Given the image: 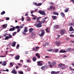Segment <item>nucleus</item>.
I'll list each match as a JSON object with an SVG mask.
<instances>
[{"instance_id":"nucleus-1","label":"nucleus","mask_w":74,"mask_h":74,"mask_svg":"<svg viewBox=\"0 0 74 74\" xmlns=\"http://www.w3.org/2000/svg\"><path fill=\"white\" fill-rule=\"evenodd\" d=\"M40 32H41V34L39 35L40 37L41 36H43L45 34V30L43 29H41L40 30Z\"/></svg>"},{"instance_id":"nucleus-2","label":"nucleus","mask_w":74,"mask_h":74,"mask_svg":"<svg viewBox=\"0 0 74 74\" xmlns=\"http://www.w3.org/2000/svg\"><path fill=\"white\" fill-rule=\"evenodd\" d=\"M37 65L39 66H41L44 64V62L42 61H38L37 62Z\"/></svg>"},{"instance_id":"nucleus-3","label":"nucleus","mask_w":74,"mask_h":74,"mask_svg":"<svg viewBox=\"0 0 74 74\" xmlns=\"http://www.w3.org/2000/svg\"><path fill=\"white\" fill-rule=\"evenodd\" d=\"M53 9V10H55V7H53V6L52 5H51L50 6V8H47V10L48 11H52V10Z\"/></svg>"},{"instance_id":"nucleus-4","label":"nucleus","mask_w":74,"mask_h":74,"mask_svg":"<svg viewBox=\"0 0 74 74\" xmlns=\"http://www.w3.org/2000/svg\"><path fill=\"white\" fill-rule=\"evenodd\" d=\"M38 23H37L35 25V26H36L38 28H40L41 27H42V25L40 23V22H38Z\"/></svg>"},{"instance_id":"nucleus-5","label":"nucleus","mask_w":74,"mask_h":74,"mask_svg":"<svg viewBox=\"0 0 74 74\" xmlns=\"http://www.w3.org/2000/svg\"><path fill=\"white\" fill-rule=\"evenodd\" d=\"M38 12L42 15H46V13H45V12L44 11H42L41 10L38 11Z\"/></svg>"},{"instance_id":"nucleus-6","label":"nucleus","mask_w":74,"mask_h":74,"mask_svg":"<svg viewBox=\"0 0 74 74\" xmlns=\"http://www.w3.org/2000/svg\"><path fill=\"white\" fill-rule=\"evenodd\" d=\"M60 33L61 35H63L64 34V33H66V30L64 29H62L60 31Z\"/></svg>"},{"instance_id":"nucleus-7","label":"nucleus","mask_w":74,"mask_h":74,"mask_svg":"<svg viewBox=\"0 0 74 74\" xmlns=\"http://www.w3.org/2000/svg\"><path fill=\"white\" fill-rule=\"evenodd\" d=\"M45 69H48V66H47V65H45L41 67V69L42 70H44Z\"/></svg>"},{"instance_id":"nucleus-8","label":"nucleus","mask_w":74,"mask_h":74,"mask_svg":"<svg viewBox=\"0 0 74 74\" xmlns=\"http://www.w3.org/2000/svg\"><path fill=\"white\" fill-rule=\"evenodd\" d=\"M36 56L37 57L38 59H40L41 58V56H40V54L39 53H36L35 54Z\"/></svg>"},{"instance_id":"nucleus-9","label":"nucleus","mask_w":74,"mask_h":74,"mask_svg":"<svg viewBox=\"0 0 74 74\" xmlns=\"http://www.w3.org/2000/svg\"><path fill=\"white\" fill-rule=\"evenodd\" d=\"M55 44H56L57 46H59L60 45V42H58L57 41L55 42L54 43Z\"/></svg>"},{"instance_id":"nucleus-10","label":"nucleus","mask_w":74,"mask_h":74,"mask_svg":"<svg viewBox=\"0 0 74 74\" xmlns=\"http://www.w3.org/2000/svg\"><path fill=\"white\" fill-rule=\"evenodd\" d=\"M15 27H13L12 28H11L10 29H9V31L10 32H11L12 31H14L15 30Z\"/></svg>"},{"instance_id":"nucleus-11","label":"nucleus","mask_w":74,"mask_h":74,"mask_svg":"<svg viewBox=\"0 0 74 74\" xmlns=\"http://www.w3.org/2000/svg\"><path fill=\"white\" fill-rule=\"evenodd\" d=\"M20 58V56L19 55H18L15 57V59L16 60H19V59Z\"/></svg>"},{"instance_id":"nucleus-12","label":"nucleus","mask_w":74,"mask_h":74,"mask_svg":"<svg viewBox=\"0 0 74 74\" xmlns=\"http://www.w3.org/2000/svg\"><path fill=\"white\" fill-rule=\"evenodd\" d=\"M12 73H13V74H17V72L15 70V69H14L11 72Z\"/></svg>"},{"instance_id":"nucleus-13","label":"nucleus","mask_w":74,"mask_h":74,"mask_svg":"<svg viewBox=\"0 0 74 74\" xmlns=\"http://www.w3.org/2000/svg\"><path fill=\"white\" fill-rule=\"evenodd\" d=\"M60 53H66V51L64 50H61L60 51Z\"/></svg>"},{"instance_id":"nucleus-14","label":"nucleus","mask_w":74,"mask_h":74,"mask_svg":"<svg viewBox=\"0 0 74 74\" xmlns=\"http://www.w3.org/2000/svg\"><path fill=\"white\" fill-rule=\"evenodd\" d=\"M74 29L73 28V27L71 26L69 28V31L70 32H72L73 31H74Z\"/></svg>"},{"instance_id":"nucleus-15","label":"nucleus","mask_w":74,"mask_h":74,"mask_svg":"<svg viewBox=\"0 0 74 74\" xmlns=\"http://www.w3.org/2000/svg\"><path fill=\"white\" fill-rule=\"evenodd\" d=\"M45 31L47 33H49L50 32V29L48 28L46 29Z\"/></svg>"},{"instance_id":"nucleus-16","label":"nucleus","mask_w":74,"mask_h":74,"mask_svg":"<svg viewBox=\"0 0 74 74\" xmlns=\"http://www.w3.org/2000/svg\"><path fill=\"white\" fill-rule=\"evenodd\" d=\"M62 66H65V64H58V67H62Z\"/></svg>"},{"instance_id":"nucleus-17","label":"nucleus","mask_w":74,"mask_h":74,"mask_svg":"<svg viewBox=\"0 0 74 74\" xmlns=\"http://www.w3.org/2000/svg\"><path fill=\"white\" fill-rule=\"evenodd\" d=\"M51 17L53 20H56V16H51Z\"/></svg>"},{"instance_id":"nucleus-18","label":"nucleus","mask_w":74,"mask_h":74,"mask_svg":"<svg viewBox=\"0 0 74 74\" xmlns=\"http://www.w3.org/2000/svg\"><path fill=\"white\" fill-rule=\"evenodd\" d=\"M41 17H39L38 18H37L36 19V22H40V21L38 20H40V18H41Z\"/></svg>"},{"instance_id":"nucleus-19","label":"nucleus","mask_w":74,"mask_h":74,"mask_svg":"<svg viewBox=\"0 0 74 74\" xmlns=\"http://www.w3.org/2000/svg\"><path fill=\"white\" fill-rule=\"evenodd\" d=\"M54 28H56L57 29H59L60 27L58 25H56L54 26Z\"/></svg>"},{"instance_id":"nucleus-20","label":"nucleus","mask_w":74,"mask_h":74,"mask_svg":"<svg viewBox=\"0 0 74 74\" xmlns=\"http://www.w3.org/2000/svg\"><path fill=\"white\" fill-rule=\"evenodd\" d=\"M33 30H34V29L33 28H30L29 29V32H30V33H32Z\"/></svg>"},{"instance_id":"nucleus-21","label":"nucleus","mask_w":74,"mask_h":74,"mask_svg":"<svg viewBox=\"0 0 74 74\" xmlns=\"http://www.w3.org/2000/svg\"><path fill=\"white\" fill-rule=\"evenodd\" d=\"M54 51L53 49H50L49 50H47V51H49V52H52Z\"/></svg>"},{"instance_id":"nucleus-22","label":"nucleus","mask_w":74,"mask_h":74,"mask_svg":"<svg viewBox=\"0 0 74 74\" xmlns=\"http://www.w3.org/2000/svg\"><path fill=\"white\" fill-rule=\"evenodd\" d=\"M15 45H16V43L14 41L13 44L11 45V46L12 47H14L15 46Z\"/></svg>"},{"instance_id":"nucleus-23","label":"nucleus","mask_w":74,"mask_h":74,"mask_svg":"<svg viewBox=\"0 0 74 74\" xmlns=\"http://www.w3.org/2000/svg\"><path fill=\"white\" fill-rule=\"evenodd\" d=\"M53 15H59V13L56 12H53Z\"/></svg>"},{"instance_id":"nucleus-24","label":"nucleus","mask_w":74,"mask_h":74,"mask_svg":"<svg viewBox=\"0 0 74 74\" xmlns=\"http://www.w3.org/2000/svg\"><path fill=\"white\" fill-rule=\"evenodd\" d=\"M42 5V3H40L37 4L36 5L37 7H40V6H41V5Z\"/></svg>"},{"instance_id":"nucleus-25","label":"nucleus","mask_w":74,"mask_h":74,"mask_svg":"<svg viewBox=\"0 0 74 74\" xmlns=\"http://www.w3.org/2000/svg\"><path fill=\"white\" fill-rule=\"evenodd\" d=\"M36 60H37V58L35 57H34L33 58V62H35Z\"/></svg>"},{"instance_id":"nucleus-26","label":"nucleus","mask_w":74,"mask_h":74,"mask_svg":"<svg viewBox=\"0 0 74 74\" xmlns=\"http://www.w3.org/2000/svg\"><path fill=\"white\" fill-rule=\"evenodd\" d=\"M2 65V66H6V61H4Z\"/></svg>"},{"instance_id":"nucleus-27","label":"nucleus","mask_w":74,"mask_h":74,"mask_svg":"<svg viewBox=\"0 0 74 74\" xmlns=\"http://www.w3.org/2000/svg\"><path fill=\"white\" fill-rule=\"evenodd\" d=\"M28 31L27 30V27H25V29H24V32H27Z\"/></svg>"},{"instance_id":"nucleus-28","label":"nucleus","mask_w":74,"mask_h":74,"mask_svg":"<svg viewBox=\"0 0 74 74\" xmlns=\"http://www.w3.org/2000/svg\"><path fill=\"white\" fill-rule=\"evenodd\" d=\"M5 14V11H3L1 13V15H4V14Z\"/></svg>"},{"instance_id":"nucleus-29","label":"nucleus","mask_w":74,"mask_h":74,"mask_svg":"<svg viewBox=\"0 0 74 74\" xmlns=\"http://www.w3.org/2000/svg\"><path fill=\"white\" fill-rule=\"evenodd\" d=\"M61 15L63 16V18H64V16H65V14L63 12L61 13Z\"/></svg>"},{"instance_id":"nucleus-30","label":"nucleus","mask_w":74,"mask_h":74,"mask_svg":"<svg viewBox=\"0 0 74 74\" xmlns=\"http://www.w3.org/2000/svg\"><path fill=\"white\" fill-rule=\"evenodd\" d=\"M56 62L53 61L52 62V65H53V66H55V64H56Z\"/></svg>"},{"instance_id":"nucleus-31","label":"nucleus","mask_w":74,"mask_h":74,"mask_svg":"<svg viewBox=\"0 0 74 74\" xmlns=\"http://www.w3.org/2000/svg\"><path fill=\"white\" fill-rule=\"evenodd\" d=\"M69 8H67V9L64 10V11L65 12H68L69 11Z\"/></svg>"},{"instance_id":"nucleus-32","label":"nucleus","mask_w":74,"mask_h":74,"mask_svg":"<svg viewBox=\"0 0 74 74\" xmlns=\"http://www.w3.org/2000/svg\"><path fill=\"white\" fill-rule=\"evenodd\" d=\"M5 38V40H8L9 39V38H8V36H6Z\"/></svg>"},{"instance_id":"nucleus-33","label":"nucleus","mask_w":74,"mask_h":74,"mask_svg":"<svg viewBox=\"0 0 74 74\" xmlns=\"http://www.w3.org/2000/svg\"><path fill=\"white\" fill-rule=\"evenodd\" d=\"M16 33H17V32H14L13 33L12 36H15V35H16Z\"/></svg>"},{"instance_id":"nucleus-34","label":"nucleus","mask_w":74,"mask_h":74,"mask_svg":"<svg viewBox=\"0 0 74 74\" xmlns=\"http://www.w3.org/2000/svg\"><path fill=\"white\" fill-rule=\"evenodd\" d=\"M20 29H22L23 27V26H24V24H22L21 25H20Z\"/></svg>"},{"instance_id":"nucleus-35","label":"nucleus","mask_w":74,"mask_h":74,"mask_svg":"<svg viewBox=\"0 0 74 74\" xmlns=\"http://www.w3.org/2000/svg\"><path fill=\"white\" fill-rule=\"evenodd\" d=\"M58 51H59L58 49H55V52L56 53H57V52H58Z\"/></svg>"},{"instance_id":"nucleus-36","label":"nucleus","mask_w":74,"mask_h":74,"mask_svg":"<svg viewBox=\"0 0 74 74\" xmlns=\"http://www.w3.org/2000/svg\"><path fill=\"white\" fill-rule=\"evenodd\" d=\"M71 50V48H68L66 49L67 51L69 52V51H70Z\"/></svg>"},{"instance_id":"nucleus-37","label":"nucleus","mask_w":74,"mask_h":74,"mask_svg":"<svg viewBox=\"0 0 74 74\" xmlns=\"http://www.w3.org/2000/svg\"><path fill=\"white\" fill-rule=\"evenodd\" d=\"M45 22V20H44L43 21H42L41 22L40 21V23L41 24H42V23H44V22Z\"/></svg>"},{"instance_id":"nucleus-38","label":"nucleus","mask_w":74,"mask_h":74,"mask_svg":"<svg viewBox=\"0 0 74 74\" xmlns=\"http://www.w3.org/2000/svg\"><path fill=\"white\" fill-rule=\"evenodd\" d=\"M12 35L10 34L8 36L9 39H10V38H12Z\"/></svg>"},{"instance_id":"nucleus-39","label":"nucleus","mask_w":74,"mask_h":74,"mask_svg":"<svg viewBox=\"0 0 74 74\" xmlns=\"http://www.w3.org/2000/svg\"><path fill=\"white\" fill-rule=\"evenodd\" d=\"M18 73L19 74H23V72L22 71H20Z\"/></svg>"},{"instance_id":"nucleus-40","label":"nucleus","mask_w":74,"mask_h":74,"mask_svg":"<svg viewBox=\"0 0 74 74\" xmlns=\"http://www.w3.org/2000/svg\"><path fill=\"white\" fill-rule=\"evenodd\" d=\"M20 27V26H17L15 27V29H18Z\"/></svg>"},{"instance_id":"nucleus-41","label":"nucleus","mask_w":74,"mask_h":74,"mask_svg":"<svg viewBox=\"0 0 74 74\" xmlns=\"http://www.w3.org/2000/svg\"><path fill=\"white\" fill-rule=\"evenodd\" d=\"M10 65L11 66V67H12L13 66V64L12 63V62H10Z\"/></svg>"},{"instance_id":"nucleus-42","label":"nucleus","mask_w":74,"mask_h":74,"mask_svg":"<svg viewBox=\"0 0 74 74\" xmlns=\"http://www.w3.org/2000/svg\"><path fill=\"white\" fill-rule=\"evenodd\" d=\"M70 25L71 26H73V25H74V23H72L70 24Z\"/></svg>"},{"instance_id":"nucleus-43","label":"nucleus","mask_w":74,"mask_h":74,"mask_svg":"<svg viewBox=\"0 0 74 74\" xmlns=\"http://www.w3.org/2000/svg\"><path fill=\"white\" fill-rule=\"evenodd\" d=\"M62 69H66V68H65V66H62Z\"/></svg>"},{"instance_id":"nucleus-44","label":"nucleus","mask_w":74,"mask_h":74,"mask_svg":"<svg viewBox=\"0 0 74 74\" xmlns=\"http://www.w3.org/2000/svg\"><path fill=\"white\" fill-rule=\"evenodd\" d=\"M20 31H21V28L18 29L17 30V33H19Z\"/></svg>"},{"instance_id":"nucleus-45","label":"nucleus","mask_w":74,"mask_h":74,"mask_svg":"<svg viewBox=\"0 0 74 74\" xmlns=\"http://www.w3.org/2000/svg\"><path fill=\"white\" fill-rule=\"evenodd\" d=\"M55 71H52L51 72V74H55Z\"/></svg>"},{"instance_id":"nucleus-46","label":"nucleus","mask_w":74,"mask_h":74,"mask_svg":"<svg viewBox=\"0 0 74 74\" xmlns=\"http://www.w3.org/2000/svg\"><path fill=\"white\" fill-rule=\"evenodd\" d=\"M27 63H30V60L29 59H28L27 60Z\"/></svg>"},{"instance_id":"nucleus-47","label":"nucleus","mask_w":74,"mask_h":74,"mask_svg":"<svg viewBox=\"0 0 74 74\" xmlns=\"http://www.w3.org/2000/svg\"><path fill=\"white\" fill-rule=\"evenodd\" d=\"M45 45L46 46H47V45H49V43H48V42H46L45 43Z\"/></svg>"},{"instance_id":"nucleus-48","label":"nucleus","mask_w":74,"mask_h":74,"mask_svg":"<svg viewBox=\"0 0 74 74\" xmlns=\"http://www.w3.org/2000/svg\"><path fill=\"white\" fill-rule=\"evenodd\" d=\"M21 19L22 20V21H24V18H23V16H22Z\"/></svg>"},{"instance_id":"nucleus-49","label":"nucleus","mask_w":74,"mask_h":74,"mask_svg":"<svg viewBox=\"0 0 74 74\" xmlns=\"http://www.w3.org/2000/svg\"><path fill=\"white\" fill-rule=\"evenodd\" d=\"M27 20V21H30V18H28Z\"/></svg>"},{"instance_id":"nucleus-50","label":"nucleus","mask_w":74,"mask_h":74,"mask_svg":"<svg viewBox=\"0 0 74 74\" xmlns=\"http://www.w3.org/2000/svg\"><path fill=\"white\" fill-rule=\"evenodd\" d=\"M9 71L8 69H6V70H4L3 71H7V72H8V71Z\"/></svg>"},{"instance_id":"nucleus-51","label":"nucleus","mask_w":74,"mask_h":74,"mask_svg":"<svg viewBox=\"0 0 74 74\" xmlns=\"http://www.w3.org/2000/svg\"><path fill=\"white\" fill-rule=\"evenodd\" d=\"M53 66L52 65H51V64H50V65H49V67H50V68H51V67H52V66Z\"/></svg>"},{"instance_id":"nucleus-52","label":"nucleus","mask_w":74,"mask_h":74,"mask_svg":"<svg viewBox=\"0 0 74 74\" xmlns=\"http://www.w3.org/2000/svg\"><path fill=\"white\" fill-rule=\"evenodd\" d=\"M19 44L17 45L16 47V48H19Z\"/></svg>"},{"instance_id":"nucleus-53","label":"nucleus","mask_w":74,"mask_h":74,"mask_svg":"<svg viewBox=\"0 0 74 74\" xmlns=\"http://www.w3.org/2000/svg\"><path fill=\"white\" fill-rule=\"evenodd\" d=\"M10 19V18L9 17H7L6 18V20H7V21H8Z\"/></svg>"},{"instance_id":"nucleus-54","label":"nucleus","mask_w":74,"mask_h":74,"mask_svg":"<svg viewBox=\"0 0 74 74\" xmlns=\"http://www.w3.org/2000/svg\"><path fill=\"white\" fill-rule=\"evenodd\" d=\"M46 59H48L49 57L48 56H46L45 57Z\"/></svg>"},{"instance_id":"nucleus-55","label":"nucleus","mask_w":74,"mask_h":74,"mask_svg":"<svg viewBox=\"0 0 74 74\" xmlns=\"http://www.w3.org/2000/svg\"><path fill=\"white\" fill-rule=\"evenodd\" d=\"M5 25L4 24L2 26V27L3 28H4V27H5Z\"/></svg>"},{"instance_id":"nucleus-56","label":"nucleus","mask_w":74,"mask_h":74,"mask_svg":"<svg viewBox=\"0 0 74 74\" xmlns=\"http://www.w3.org/2000/svg\"><path fill=\"white\" fill-rule=\"evenodd\" d=\"M58 38H60V35H57Z\"/></svg>"},{"instance_id":"nucleus-57","label":"nucleus","mask_w":74,"mask_h":74,"mask_svg":"<svg viewBox=\"0 0 74 74\" xmlns=\"http://www.w3.org/2000/svg\"><path fill=\"white\" fill-rule=\"evenodd\" d=\"M69 69H70L71 71H73V69L71 68H70Z\"/></svg>"},{"instance_id":"nucleus-58","label":"nucleus","mask_w":74,"mask_h":74,"mask_svg":"<svg viewBox=\"0 0 74 74\" xmlns=\"http://www.w3.org/2000/svg\"><path fill=\"white\" fill-rule=\"evenodd\" d=\"M38 48H39V47H36V49H38Z\"/></svg>"},{"instance_id":"nucleus-59","label":"nucleus","mask_w":74,"mask_h":74,"mask_svg":"<svg viewBox=\"0 0 74 74\" xmlns=\"http://www.w3.org/2000/svg\"><path fill=\"white\" fill-rule=\"evenodd\" d=\"M16 69H19V67L18 66H16Z\"/></svg>"},{"instance_id":"nucleus-60","label":"nucleus","mask_w":74,"mask_h":74,"mask_svg":"<svg viewBox=\"0 0 74 74\" xmlns=\"http://www.w3.org/2000/svg\"><path fill=\"white\" fill-rule=\"evenodd\" d=\"M32 19H33V20H35L36 19V18L34 17Z\"/></svg>"},{"instance_id":"nucleus-61","label":"nucleus","mask_w":74,"mask_h":74,"mask_svg":"<svg viewBox=\"0 0 74 74\" xmlns=\"http://www.w3.org/2000/svg\"><path fill=\"white\" fill-rule=\"evenodd\" d=\"M70 37H74V35L72 34L70 35Z\"/></svg>"},{"instance_id":"nucleus-62","label":"nucleus","mask_w":74,"mask_h":74,"mask_svg":"<svg viewBox=\"0 0 74 74\" xmlns=\"http://www.w3.org/2000/svg\"><path fill=\"white\" fill-rule=\"evenodd\" d=\"M34 5H35L36 6V5L37 4V3L35 2L34 3Z\"/></svg>"},{"instance_id":"nucleus-63","label":"nucleus","mask_w":74,"mask_h":74,"mask_svg":"<svg viewBox=\"0 0 74 74\" xmlns=\"http://www.w3.org/2000/svg\"><path fill=\"white\" fill-rule=\"evenodd\" d=\"M71 1H72V3H74V0H71Z\"/></svg>"},{"instance_id":"nucleus-64","label":"nucleus","mask_w":74,"mask_h":74,"mask_svg":"<svg viewBox=\"0 0 74 74\" xmlns=\"http://www.w3.org/2000/svg\"><path fill=\"white\" fill-rule=\"evenodd\" d=\"M45 46H46V45H43V47H45Z\"/></svg>"}]
</instances>
